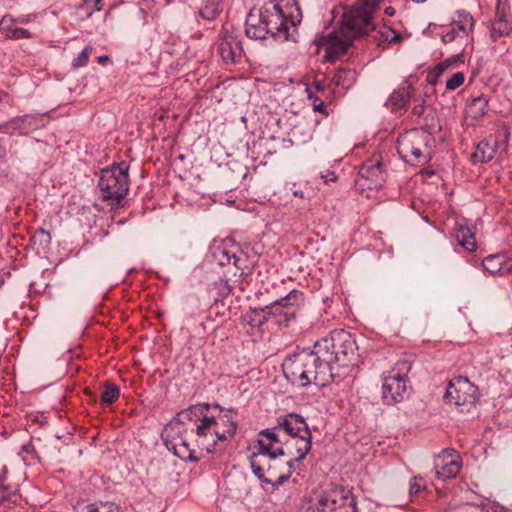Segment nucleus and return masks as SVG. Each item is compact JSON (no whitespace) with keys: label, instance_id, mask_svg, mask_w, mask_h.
Masks as SVG:
<instances>
[{"label":"nucleus","instance_id":"f257e3e1","mask_svg":"<svg viewBox=\"0 0 512 512\" xmlns=\"http://www.w3.org/2000/svg\"><path fill=\"white\" fill-rule=\"evenodd\" d=\"M382 0H358L343 15L340 26L327 35L315 39V44L325 50L327 61H334L344 54L352 42L375 29L373 17Z\"/></svg>","mask_w":512,"mask_h":512},{"label":"nucleus","instance_id":"f03ea898","mask_svg":"<svg viewBox=\"0 0 512 512\" xmlns=\"http://www.w3.org/2000/svg\"><path fill=\"white\" fill-rule=\"evenodd\" d=\"M315 343L312 349L294 353L283 363V371L293 384L325 386L336 378V372L329 366Z\"/></svg>","mask_w":512,"mask_h":512},{"label":"nucleus","instance_id":"7ed1b4c3","mask_svg":"<svg viewBox=\"0 0 512 512\" xmlns=\"http://www.w3.org/2000/svg\"><path fill=\"white\" fill-rule=\"evenodd\" d=\"M320 355L324 356L336 377H341L343 370L354 366L357 361V345L352 335L345 330H335L329 336L316 342Z\"/></svg>","mask_w":512,"mask_h":512},{"label":"nucleus","instance_id":"20e7f679","mask_svg":"<svg viewBox=\"0 0 512 512\" xmlns=\"http://www.w3.org/2000/svg\"><path fill=\"white\" fill-rule=\"evenodd\" d=\"M257 443L259 452L253 453L250 457V465L254 475L263 483H272L271 479L265 478V464L261 462V456H269L271 460L284 456L285 440L279 427L263 429Z\"/></svg>","mask_w":512,"mask_h":512},{"label":"nucleus","instance_id":"39448f33","mask_svg":"<svg viewBox=\"0 0 512 512\" xmlns=\"http://www.w3.org/2000/svg\"><path fill=\"white\" fill-rule=\"evenodd\" d=\"M129 165L122 161L101 170L98 182L103 200L118 205L129 190Z\"/></svg>","mask_w":512,"mask_h":512},{"label":"nucleus","instance_id":"423d86ee","mask_svg":"<svg viewBox=\"0 0 512 512\" xmlns=\"http://www.w3.org/2000/svg\"><path fill=\"white\" fill-rule=\"evenodd\" d=\"M411 369L408 361L397 362L389 375L385 376L382 384L383 401L392 405L402 401L407 395V374Z\"/></svg>","mask_w":512,"mask_h":512},{"label":"nucleus","instance_id":"0eeeda50","mask_svg":"<svg viewBox=\"0 0 512 512\" xmlns=\"http://www.w3.org/2000/svg\"><path fill=\"white\" fill-rule=\"evenodd\" d=\"M311 431L307 435H299L290 437L285 440L284 456L290 457L284 463L285 472L280 474L277 481L274 483L275 486L284 484L295 469V462L303 460L311 450Z\"/></svg>","mask_w":512,"mask_h":512},{"label":"nucleus","instance_id":"6e6552de","mask_svg":"<svg viewBox=\"0 0 512 512\" xmlns=\"http://www.w3.org/2000/svg\"><path fill=\"white\" fill-rule=\"evenodd\" d=\"M307 512H356V505L349 492L331 489L320 495L316 502L308 507Z\"/></svg>","mask_w":512,"mask_h":512},{"label":"nucleus","instance_id":"1a4fd4ad","mask_svg":"<svg viewBox=\"0 0 512 512\" xmlns=\"http://www.w3.org/2000/svg\"><path fill=\"white\" fill-rule=\"evenodd\" d=\"M260 17L265 23L269 34L287 38L288 30L290 25L293 24V20L290 14L284 10L281 2L272 0L265 3L260 9Z\"/></svg>","mask_w":512,"mask_h":512},{"label":"nucleus","instance_id":"9d476101","mask_svg":"<svg viewBox=\"0 0 512 512\" xmlns=\"http://www.w3.org/2000/svg\"><path fill=\"white\" fill-rule=\"evenodd\" d=\"M386 181L385 170L380 156H373L365 161L355 179V187L360 193L377 190Z\"/></svg>","mask_w":512,"mask_h":512},{"label":"nucleus","instance_id":"9b49d317","mask_svg":"<svg viewBox=\"0 0 512 512\" xmlns=\"http://www.w3.org/2000/svg\"><path fill=\"white\" fill-rule=\"evenodd\" d=\"M445 400L449 404L462 407L461 411H469L478 399V389L465 377H457L448 383Z\"/></svg>","mask_w":512,"mask_h":512},{"label":"nucleus","instance_id":"f8f14e48","mask_svg":"<svg viewBox=\"0 0 512 512\" xmlns=\"http://www.w3.org/2000/svg\"><path fill=\"white\" fill-rule=\"evenodd\" d=\"M303 302V294L298 290H292L268 306H265L267 317H273L278 325H287L294 319L298 307Z\"/></svg>","mask_w":512,"mask_h":512},{"label":"nucleus","instance_id":"ddd939ff","mask_svg":"<svg viewBox=\"0 0 512 512\" xmlns=\"http://www.w3.org/2000/svg\"><path fill=\"white\" fill-rule=\"evenodd\" d=\"M428 135L424 132L413 129L399 135L397 139V151L400 157L412 164L421 163L422 149L426 146Z\"/></svg>","mask_w":512,"mask_h":512},{"label":"nucleus","instance_id":"4468645a","mask_svg":"<svg viewBox=\"0 0 512 512\" xmlns=\"http://www.w3.org/2000/svg\"><path fill=\"white\" fill-rule=\"evenodd\" d=\"M461 466V457L454 449L443 450L435 459L436 476L440 480L456 477Z\"/></svg>","mask_w":512,"mask_h":512},{"label":"nucleus","instance_id":"2eb2a0df","mask_svg":"<svg viewBox=\"0 0 512 512\" xmlns=\"http://www.w3.org/2000/svg\"><path fill=\"white\" fill-rule=\"evenodd\" d=\"M209 404H196L181 411L177 416L170 421L167 425L168 432H182L186 427L187 422L202 423L205 417H208Z\"/></svg>","mask_w":512,"mask_h":512},{"label":"nucleus","instance_id":"dca6fc26","mask_svg":"<svg viewBox=\"0 0 512 512\" xmlns=\"http://www.w3.org/2000/svg\"><path fill=\"white\" fill-rule=\"evenodd\" d=\"M218 50L225 63H235L239 61L243 55L239 35L234 30H224L220 37Z\"/></svg>","mask_w":512,"mask_h":512},{"label":"nucleus","instance_id":"f3484780","mask_svg":"<svg viewBox=\"0 0 512 512\" xmlns=\"http://www.w3.org/2000/svg\"><path fill=\"white\" fill-rule=\"evenodd\" d=\"M276 427H279V431L287 434L289 438L299 435L308 436L310 432L304 418L296 413H290L279 417Z\"/></svg>","mask_w":512,"mask_h":512},{"label":"nucleus","instance_id":"a211bd4d","mask_svg":"<svg viewBox=\"0 0 512 512\" xmlns=\"http://www.w3.org/2000/svg\"><path fill=\"white\" fill-rule=\"evenodd\" d=\"M213 421V416H208L203 419L202 423L196 426V443L200 450L212 453L218 441V436L214 433L213 429H208L212 426L210 423Z\"/></svg>","mask_w":512,"mask_h":512},{"label":"nucleus","instance_id":"6ab92c4d","mask_svg":"<svg viewBox=\"0 0 512 512\" xmlns=\"http://www.w3.org/2000/svg\"><path fill=\"white\" fill-rule=\"evenodd\" d=\"M210 423H212V426H209L208 429H213L220 441L227 440L228 437L233 436L236 432L237 424L228 413H221L216 417L213 416V421Z\"/></svg>","mask_w":512,"mask_h":512},{"label":"nucleus","instance_id":"aec40b11","mask_svg":"<svg viewBox=\"0 0 512 512\" xmlns=\"http://www.w3.org/2000/svg\"><path fill=\"white\" fill-rule=\"evenodd\" d=\"M214 258L219 266H225L233 261V275L235 277H241L248 270V266L244 265L241 255L238 256L234 251L227 248H217L214 252Z\"/></svg>","mask_w":512,"mask_h":512},{"label":"nucleus","instance_id":"412c9836","mask_svg":"<svg viewBox=\"0 0 512 512\" xmlns=\"http://www.w3.org/2000/svg\"><path fill=\"white\" fill-rule=\"evenodd\" d=\"M485 271L491 275H509L512 273V264L507 262L505 254L489 255L482 261Z\"/></svg>","mask_w":512,"mask_h":512},{"label":"nucleus","instance_id":"4be33fe9","mask_svg":"<svg viewBox=\"0 0 512 512\" xmlns=\"http://www.w3.org/2000/svg\"><path fill=\"white\" fill-rule=\"evenodd\" d=\"M501 0H498L496 17L491 24V37L496 40L512 31V23L508 20L505 11L500 9Z\"/></svg>","mask_w":512,"mask_h":512},{"label":"nucleus","instance_id":"5701e85b","mask_svg":"<svg viewBox=\"0 0 512 512\" xmlns=\"http://www.w3.org/2000/svg\"><path fill=\"white\" fill-rule=\"evenodd\" d=\"M267 320L268 317L266 315V309L255 308L242 316L241 323L244 325V327L248 326L249 328L246 330V332L250 335H253L255 334L256 330H259Z\"/></svg>","mask_w":512,"mask_h":512},{"label":"nucleus","instance_id":"b1692460","mask_svg":"<svg viewBox=\"0 0 512 512\" xmlns=\"http://www.w3.org/2000/svg\"><path fill=\"white\" fill-rule=\"evenodd\" d=\"M497 140L490 136L478 143L473 159L476 162L486 163L493 159L496 149Z\"/></svg>","mask_w":512,"mask_h":512},{"label":"nucleus","instance_id":"393cba45","mask_svg":"<svg viewBox=\"0 0 512 512\" xmlns=\"http://www.w3.org/2000/svg\"><path fill=\"white\" fill-rule=\"evenodd\" d=\"M245 33L247 37L255 40L265 39L266 35L269 34L268 29L265 23L262 21L261 17L258 18L249 15L246 20V28Z\"/></svg>","mask_w":512,"mask_h":512},{"label":"nucleus","instance_id":"a878e982","mask_svg":"<svg viewBox=\"0 0 512 512\" xmlns=\"http://www.w3.org/2000/svg\"><path fill=\"white\" fill-rule=\"evenodd\" d=\"M450 26L460 31L461 36H468L473 29L474 19L469 12L459 10L456 12V16L453 18Z\"/></svg>","mask_w":512,"mask_h":512},{"label":"nucleus","instance_id":"bb28decb","mask_svg":"<svg viewBox=\"0 0 512 512\" xmlns=\"http://www.w3.org/2000/svg\"><path fill=\"white\" fill-rule=\"evenodd\" d=\"M456 239L464 249L467 251H474L476 248V240L472 230L463 225H457L455 228Z\"/></svg>","mask_w":512,"mask_h":512},{"label":"nucleus","instance_id":"cd10ccee","mask_svg":"<svg viewBox=\"0 0 512 512\" xmlns=\"http://www.w3.org/2000/svg\"><path fill=\"white\" fill-rule=\"evenodd\" d=\"M75 512H122L118 506L111 502L80 503Z\"/></svg>","mask_w":512,"mask_h":512},{"label":"nucleus","instance_id":"c85d7f7f","mask_svg":"<svg viewBox=\"0 0 512 512\" xmlns=\"http://www.w3.org/2000/svg\"><path fill=\"white\" fill-rule=\"evenodd\" d=\"M488 100L484 96H478L471 100L468 104L466 113L472 119L478 120L482 118L487 111Z\"/></svg>","mask_w":512,"mask_h":512},{"label":"nucleus","instance_id":"c756f323","mask_svg":"<svg viewBox=\"0 0 512 512\" xmlns=\"http://www.w3.org/2000/svg\"><path fill=\"white\" fill-rule=\"evenodd\" d=\"M411 98L409 87L395 90L388 99V104L393 110H401L405 108Z\"/></svg>","mask_w":512,"mask_h":512},{"label":"nucleus","instance_id":"7c9ffc66","mask_svg":"<svg viewBox=\"0 0 512 512\" xmlns=\"http://www.w3.org/2000/svg\"><path fill=\"white\" fill-rule=\"evenodd\" d=\"M373 38L379 45H384L398 42L401 36L394 29L388 26H382L375 31Z\"/></svg>","mask_w":512,"mask_h":512},{"label":"nucleus","instance_id":"2f4dec72","mask_svg":"<svg viewBox=\"0 0 512 512\" xmlns=\"http://www.w3.org/2000/svg\"><path fill=\"white\" fill-rule=\"evenodd\" d=\"M188 433V429L184 427V430L182 432H168L167 427L164 429L163 437L165 444L169 450H173L174 454L176 455V448L179 447L181 442L186 438Z\"/></svg>","mask_w":512,"mask_h":512},{"label":"nucleus","instance_id":"473e14b6","mask_svg":"<svg viewBox=\"0 0 512 512\" xmlns=\"http://www.w3.org/2000/svg\"><path fill=\"white\" fill-rule=\"evenodd\" d=\"M222 0H208L199 14L205 20H214L222 11Z\"/></svg>","mask_w":512,"mask_h":512},{"label":"nucleus","instance_id":"72a5a7b5","mask_svg":"<svg viewBox=\"0 0 512 512\" xmlns=\"http://www.w3.org/2000/svg\"><path fill=\"white\" fill-rule=\"evenodd\" d=\"M176 456L183 460L198 459L197 451L191 446L188 435L184 438L179 447L176 448Z\"/></svg>","mask_w":512,"mask_h":512},{"label":"nucleus","instance_id":"f704fd0d","mask_svg":"<svg viewBox=\"0 0 512 512\" xmlns=\"http://www.w3.org/2000/svg\"><path fill=\"white\" fill-rule=\"evenodd\" d=\"M119 388L115 384L107 383L101 395L102 405H111L119 397Z\"/></svg>","mask_w":512,"mask_h":512},{"label":"nucleus","instance_id":"c9c22d12","mask_svg":"<svg viewBox=\"0 0 512 512\" xmlns=\"http://www.w3.org/2000/svg\"><path fill=\"white\" fill-rule=\"evenodd\" d=\"M32 242L36 245L47 247L51 243V235L46 230L38 229L31 238Z\"/></svg>","mask_w":512,"mask_h":512},{"label":"nucleus","instance_id":"e433bc0d","mask_svg":"<svg viewBox=\"0 0 512 512\" xmlns=\"http://www.w3.org/2000/svg\"><path fill=\"white\" fill-rule=\"evenodd\" d=\"M455 61H456V59H453V60H446V61H444V62L439 63V64L435 67V69H434V73H430V74H428V76H427V81H428L429 83H431V84H435V83H436V78H437L440 74H442V72H443V71H444L448 66H450V64H451L452 62H455Z\"/></svg>","mask_w":512,"mask_h":512},{"label":"nucleus","instance_id":"4c0bfd02","mask_svg":"<svg viewBox=\"0 0 512 512\" xmlns=\"http://www.w3.org/2000/svg\"><path fill=\"white\" fill-rule=\"evenodd\" d=\"M464 80V74L462 72H457L447 80L446 89L450 91L455 90L464 83Z\"/></svg>","mask_w":512,"mask_h":512},{"label":"nucleus","instance_id":"58836bf2","mask_svg":"<svg viewBox=\"0 0 512 512\" xmlns=\"http://www.w3.org/2000/svg\"><path fill=\"white\" fill-rule=\"evenodd\" d=\"M92 53V47L87 46L83 49V51L78 55L77 59L73 62V68L83 67L87 64L88 59Z\"/></svg>","mask_w":512,"mask_h":512},{"label":"nucleus","instance_id":"ea45409f","mask_svg":"<svg viewBox=\"0 0 512 512\" xmlns=\"http://www.w3.org/2000/svg\"><path fill=\"white\" fill-rule=\"evenodd\" d=\"M425 488L424 480L421 477H413L410 482V494L414 495L419 493Z\"/></svg>","mask_w":512,"mask_h":512},{"label":"nucleus","instance_id":"a19ab883","mask_svg":"<svg viewBox=\"0 0 512 512\" xmlns=\"http://www.w3.org/2000/svg\"><path fill=\"white\" fill-rule=\"evenodd\" d=\"M308 98L312 101V106L315 111L324 112V102L318 97L314 96L310 88H306Z\"/></svg>","mask_w":512,"mask_h":512},{"label":"nucleus","instance_id":"79ce46f5","mask_svg":"<svg viewBox=\"0 0 512 512\" xmlns=\"http://www.w3.org/2000/svg\"><path fill=\"white\" fill-rule=\"evenodd\" d=\"M277 467L276 465H272L270 463L267 464V473L269 474L268 479H271L272 483H270L273 487L277 488L278 486H275L274 483L277 481V478L280 474L285 472V467L283 466V469H281L280 473L277 474Z\"/></svg>","mask_w":512,"mask_h":512},{"label":"nucleus","instance_id":"37998d69","mask_svg":"<svg viewBox=\"0 0 512 512\" xmlns=\"http://www.w3.org/2000/svg\"><path fill=\"white\" fill-rule=\"evenodd\" d=\"M477 506L482 512H498L500 506L489 500L481 501Z\"/></svg>","mask_w":512,"mask_h":512},{"label":"nucleus","instance_id":"c03bdc74","mask_svg":"<svg viewBox=\"0 0 512 512\" xmlns=\"http://www.w3.org/2000/svg\"><path fill=\"white\" fill-rule=\"evenodd\" d=\"M457 37H462L460 31H458L456 28L451 27V29L444 33L442 35V41L444 43H451L453 42Z\"/></svg>","mask_w":512,"mask_h":512},{"label":"nucleus","instance_id":"a18cd8bd","mask_svg":"<svg viewBox=\"0 0 512 512\" xmlns=\"http://www.w3.org/2000/svg\"><path fill=\"white\" fill-rule=\"evenodd\" d=\"M11 37H13L15 39L30 38L31 34L26 29L14 28L11 30Z\"/></svg>","mask_w":512,"mask_h":512},{"label":"nucleus","instance_id":"49530a36","mask_svg":"<svg viewBox=\"0 0 512 512\" xmlns=\"http://www.w3.org/2000/svg\"><path fill=\"white\" fill-rule=\"evenodd\" d=\"M426 109H427V106L424 104V101H422L413 107L412 114L414 116L421 118L424 116Z\"/></svg>","mask_w":512,"mask_h":512},{"label":"nucleus","instance_id":"de8ad7c7","mask_svg":"<svg viewBox=\"0 0 512 512\" xmlns=\"http://www.w3.org/2000/svg\"><path fill=\"white\" fill-rule=\"evenodd\" d=\"M220 283L224 285V287L222 289L223 295L229 294L233 290V285L230 284V279H228L226 277L222 278L220 280Z\"/></svg>","mask_w":512,"mask_h":512},{"label":"nucleus","instance_id":"09e8293b","mask_svg":"<svg viewBox=\"0 0 512 512\" xmlns=\"http://www.w3.org/2000/svg\"><path fill=\"white\" fill-rule=\"evenodd\" d=\"M321 177H322V179H324V181L326 183L329 181H331V182L336 181V179H337V176L334 171H328L325 175H322Z\"/></svg>","mask_w":512,"mask_h":512},{"label":"nucleus","instance_id":"8fccbe9b","mask_svg":"<svg viewBox=\"0 0 512 512\" xmlns=\"http://www.w3.org/2000/svg\"><path fill=\"white\" fill-rule=\"evenodd\" d=\"M345 73V71H339L334 75L333 81L335 82L336 85L340 84V81L342 80Z\"/></svg>","mask_w":512,"mask_h":512},{"label":"nucleus","instance_id":"3c124183","mask_svg":"<svg viewBox=\"0 0 512 512\" xmlns=\"http://www.w3.org/2000/svg\"><path fill=\"white\" fill-rule=\"evenodd\" d=\"M384 13H385L387 16H390V17H391V16H394V14H395V9H394L393 7H391V6H388V7H386V8H385Z\"/></svg>","mask_w":512,"mask_h":512},{"label":"nucleus","instance_id":"603ef678","mask_svg":"<svg viewBox=\"0 0 512 512\" xmlns=\"http://www.w3.org/2000/svg\"><path fill=\"white\" fill-rule=\"evenodd\" d=\"M108 60H109V57L107 55L98 57V62L101 64H105Z\"/></svg>","mask_w":512,"mask_h":512},{"label":"nucleus","instance_id":"864d4df0","mask_svg":"<svg viewBox=\"0 0 512 512\" xmlns=\"http://www.w3.org/2000/svg\"><path fill=\"white\" fill-rule=\"evenodd\" d=\"M293 195L296 196V197L304 198V193L301 190L293 191Z\"/></svg>","mask_w":512,"mask_h":512},{"label":"nucleus","instance_id":"5fc2aeb1","mask_svg":"<svg viewBox=\"0 0 512 512\" xmlns=\"http://www.w3.org/2000/svg\"><path fill=\"white\" fill-rule=\"evenodd\" d=\"M4 489H0V503L5 500Z\"/></svg>","mask_w":512,"mask_h":512},{"label":"nucleus","instance_id":"6e6d98bb","mask_svg":"<svg viewBox=\"0 0 512 512\" xmlns=\"http://www.w3.org/2000/svg\"><path fill=\"white\" fill-rule=\"evenodd\" d=\"M30 121H31V118H30L29 116H25V117L21 120V122H22L23 124H25L26 122H29V123H30Z\"/></svg>","mask_w":512,"mask_h":512},{"label":"nucleus","instance_id":"4d7b16f0","mask_svg":"<svg viewBox=\"0 0 512 512\" xmlns=\"http://www.w3.org/2000/svg\"><path fill=\"white\" fill-rule=\"evenodd\" d=\"M416 4L424 3L426 0H412Z\"/></svg>","mask_w":512,"mask_h":512},{"label":"nucleus","instance_id":"13d9d810","mask_svg":"<svg viewBox=\"0 0 512 512\" xmlns=\"http://www.w3.org/2000/svg\"><path fill=\"white\" fill-rule=\"evenodd\" d=\"M315 88H316V90H320V89H321L320 84H319V83H317V84L315 85Z\"/></svg>","mask_w":512,"mask_h":512},{"label":"nucleus","instance_id":"bf43d9fd","mask_svg":"<svg viewBox=\"0 0 512 512\" xmlns=\"http://www.w3.org/2000/svg\"><path fill=\"white\" fill-rule=\"evenodd\" d=\"M101 0H96V3H99Z\"/></svg>","mask_w":512,"mask_h":512}]
</instances>
